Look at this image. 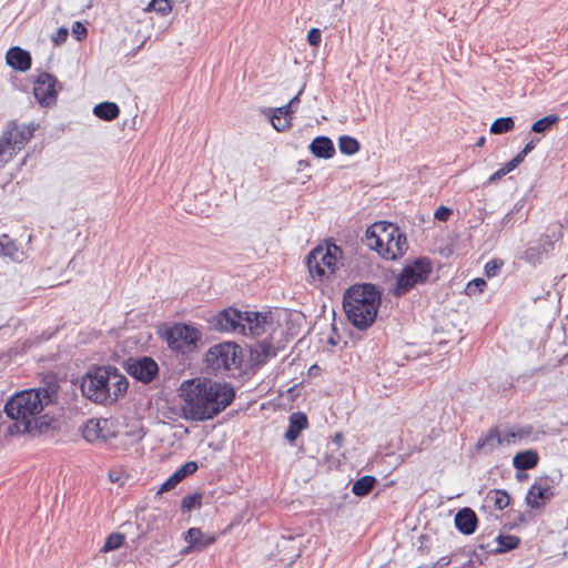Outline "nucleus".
<instances>
[{
    "mask_svg": "<svg viewBox=\"0 0 568 568\" xmlns=\"http://www.w3.org/2000/svg\"><path fill=\"white\" fill-rule=\"evenodd\" d=\"M548 233L540 235L536 243L529 244L528 247L519 255V258L536 267L544 258H547L555 248V243L562 237L561 225H557Z\"/></svg>",
    "mask_w": 568,
    "mask_h": 568,
    "instance_id": "nucleus-10",
    "label": "nucleus"
},
{
    "mask_svg": "<svg viewBox=\"0 0 568 568\" xmlns=\"http://www.w3.org/2000/svg\"><path fill=\"white\" fill-rule=\"evenodd\" d=\"M202 494L195 493L192 495H187L182 499L181 508L183 511H191L194 509H200L202 506Z\"/></svg>",
    "mask_w": 568,
    "mask_h": 568,
    "instance_id": "nucleus-36",
    "label": "nucleus"
},
{
    "mask_svg": "<svg viewBox=\"0 0 568 568\" xmlns=\"http://www.w3.org/2000/svg\"><path fill=\"white\" fill-rule=\"evenodd\" d=\"M333 443L337 446V447H341L344 443V436L342 433H336L333 437Z\"/></svg>",
    "mask_w": 568,
    "mask_h": 568,
    "instance_id": "nucleus-56",
    "label": "nucleus"
},
{
    "mask_svg": "<svg viewBox=\"0 0 568 568\" xmlns=\"http://www.w3.org/2000/svg\"><path fill=\"white\" fill-rule=\"evenodd\" d=\"M321 373V367L317 365V364H313L310 368H308V375L310 376H318Z\"/></svg>",
    "mask_w": 568,
    "mask_h": 568,
    "instance_id": "nucleus-55",
    "label": "nucleus"
},
{
    "mask_svg": "<svg viewBox=\"0 0 568 568\" xmlns=\"http://www.w3.org/2000/svg\"><path fill=\"white\" fill-rule=\"evenodd\" d=\"M146 11H155L161 16H166L172 10V4L170 0H152L146 9Z\"/></svg>",
    "mask_w": 568,
    "mask_h": 568,
    "instance_id": "nucleus-38",
    "label": "nucleus"
},
{
    "mask_svg": "<svg viewBox=\"0 0 568 568\" xmlns=\"http://www.w3.org/2000/svg\"><path fill=\"white\" fill-rule=\"evenodd\" d=\"M453 214V211L452 209L447 207V206H444V205H440L436 211H435V219L440 221V222H446L450 215Z\"/></svg>",
    "mask_w": 568,
    "mask_h": 568,
    "instance_id": "nucleus-46",
    "label": "nucleus"
},
{
    "mask_svg": "<svg viewBox=\"0 0 568 568\" xmlns=\"http://www.w3.org/2000/svg\"><path fill=\"white\" fill-rule=\"evenodd\" d=\"M93 114L104 121H112L120 114V108L114 102H101L93 108Z\"/></svg>",
    "mask_w": 568,
    "mask_h": 568,
    "instance_id": "nucleus-28",
    "label": "nucleus"
},
{
    "mask_svg": "<svg viewBox=\"0 0 568 568\" xmlns=\"http://www.w3.org/2000/svg\"><path fill=\"white\" fill-rule=\"evenodd\" d=\"M525 205H526L525 197H521L520 200H518L515 203L514 207L507 214H505V216L501 219L500 224L503 225V227L513 225V223L515 221L523 219L525 216V214L521 213V211L525 207Z\"/></svg>",
    "mask_w": 568,
    "mask_h": 568,
    "instance_id": "nucleus-32",
    "label": "nucleus"
},
{
    "mask_svg": "<svg viewBox=\"0 0 568 568\" xmlns=\"http://www.w3.org/2000/svg\"><path fill=\"white\" fill-rule=\"evenodd\" d=\"M310 152L318 159H332L336 151L333 141L326 135H318L308 145Z\"/></svg>",
    "mask_w": 568,
    "mask_h": 568,
    "instance_id": "nucleus-22",
    "label": "nucleus"
},
{
    "mask_svg": "<svg viewBox=\"0 0 568 568\" xmlns=\"http://www.w3.org/2000/svg\"><path fill=\"white\" fill-rule=\"evenodd\" d=\"M83 438L89 443L106 442L115 437L114 425L106 418H91L82 427Z\"/></svg>",
    "mask_w": 568,
    "mask_h": 568,
    "instance_id": "nucleus-14",
    "label": "nucleus"
},
{
    "mask_svg": "<svg viewBox=\"0 0 568 568\" xmlns=\"http://www.w3.org/2000/svg\"><path fill=\"white\" fill-rule=\"evenodd\" d=\"M38 124H19L16 120L9 121L0 138V169L21 151L31 140Z\"/></svg>",
    "mask_w": 568,
    "mask_h": 568,
    "instance_id": "nucleus-7",
    "label": "nucleus"
},
{
    "mask_svg": "<svg viewBox=\"0 0 568 568\" xmlns=\"http://www.w3.org/2000/svg\"><path fill=\"white\" fill-rule=\"evenodd\" d=\"M418 542L419 546L417 547V552L423 556L428 555L432 549L430 537L428 535L423 534L418 537Z\"/></svg>",
    "mask_w": 568,
    "mask_h": 568,
    "instance_id": "nucleus-44",
    "label": "nucleus"
},
{
    "mask_svg": "<svg viewBox=\"0 0 568 568\" xmlns=\"http://www.w3.org/2000/svg\"><path fill=\"white\" fill-rule=\"evenodd\" d=\"M503 265H504V262L498 258L488 261L485 265V275L487 277L496 276Z\"/></svg>",
    "mask_w": 568,
    "mask_h": 568,
    "instance_id": "nucleus-41",
    "label": "nucleus"
},
{
    "mask_svg": "<svg viewBox=\"0 0 568 568\" xmlns=\"http://www.w3.org/2000/svg\"><path fill=\"white\" fill-rule=\"evenodd\" d=\"M275 322L271 307H264L263 311H251V336L262 335L273 327Z\"/></svg>",
    "mask_w": 568,
    "mask_h": 568,
    "instance_id": "nucleus-18",
    "label": "nucleus"
},
{
    "mask_svg": "<svg viewBox=\"0 0 568 568\" xmlns=\"http://www.w3.org/2000/svg\"><path fill=\"white\" fill-rule=\"evenodd\" d=\"M243 320L248 322V312L241 313L236 308L229 307L212 315L207 324L211 329L217 332H244Z\"/></svg>",
    "mask_w": 568,
    "mask_h": 568,
    "instance_id": "nucleus-12",
    "label": "nucleus"
},
{
    "mask_svg": "<svg viewBox=\"0 0 568 568\" xmlns=\"http://www.w3.org/2000/svg\"><path fill=\"white\" fill-rule=\"evenodd\" d=\"M517 437H521V434H518L513 430L506 432L505 434L500 433L501 445H510V444L515 443Z\"/></svg>",
    "mask_w": 568,
    "mask_h": 568,
    "instance_id": "nucleus-49",
    "label": "nucleus"
},
{
    "mask_svg": "<svg viewBox=\"0 0 568 568\" xmlns=\"http://www.w3.org/2000/svg\"><path fill=\"white\" fill-rule=\"evenodd\" d=\"M450 562H452V557L444 556V557L439 558L435 564H433L432 567L443 568V567H447L448 565H450Z\"/></svg>",
    "mask_w": 568,
    "mask_h": 568,
    "instance_id": "nucleus-53",
    "label": "nucleus"
},
{
    "mask_svg": "<svg viewBox=\"0 0 568 568\" xmlns=\"http://www.w3.org/2000/svg\"><path fill=\"white\" fill-rule=\"evenodd\" d=\"M377 485V479L374 476L365 475L356 479L352 486V493L358 497L367 496Z\"/></svg>",
    "mask_w": 568,
    "mask_h": 568,
    "instance_id": "nucleus-29",
    "label": "nucleus"
},
{
    "mask_svg": "<svg viewBox=\"0 0 568 568\" xmlns=\"http://www.w3.org/2000/svg\"><path fill=\"white\" fill-rule=\"evenodd\" d=\"M128 387L126 377L113 366L94 367L81 381L82 394L97 404L115 403Z\"/></svg>",
    "mask_w": 568,
    "mask_h": 568,
    "instance_id": "nucleus-4",
    "label": "nucleus"
},
{
    "mask_svg": "<svg viewBox=\"0 0 568 568\" xmlns=\"http://www.w3.org/2000/svg\"><path fill=\"white\" fill-rule=\"evenodd\" d=\"M58 387L29 388L16 393L4 405L7 416L13 420L9 427L11 435L39 436L50 428L54 418L44 409L57 402Z\"/></svg>",
    "mask_w": 568,
    "mask_h": 568,
    "instance_id": "nucleus-1",
    "label": "nucleus"
},
{
    "mask_svg": "<svg viewBox=\"0 0 568 568\" xmlns=\"http://www.w3.org/2000/svg\"><path fill=\"white\" fill-rule=\"evenodd\" d=\"M197 464L195 462H187L182 467L175 470L179 477L183 480L185 477L194 474L197 470Z\"/></svg>",
    "mask_w": 568,
    "mask_h": 568,
    "instance_id": "nucleus-42",
    "label": "nucleus"
},
{
    "mask_svg": "<svg viewBox=\"0 0 568 568\" xmlns=\"http://www.w3.org/2000/svg\"><path fill=\"white\" fill-rule=\"evenodd\" d=\"M342 248L332 243L327 244L326 247L321 245L314 247L306 256V266L310 272V276L313 280L323 282L326 277L325 268L334 274L338 268V260L342 257Z\"/></svg>",
    "mask_w": 568,
    "mask_h": 568,
    "instance_id": "nucleus-8",
    "label": "nucleus"
},
{
    "mask_svg": "<svg viewBox=\"0 0 568 568\" xmlns=\"http://www.w3.org/2000/svg\"><path fill=\"white\" fill-rule=\"evenodd\" d=\"M6 241L0 240V255L8 256L13 261H19V250L16 242L9 240L8 235H3Z\"/></svg>",
    "mask_w": 568,
    "mask_h": 568,
    "instance_id": "nucleus-35",
    "label": "nucleus"
},
{
    "mask_svg": "<svg viewBox=\"0 0 568 568\" xmlns=\"http://www.w3.org/2000/svg\"><path fill=\"white\" fill-rule=\"evenodd\" d=\"M182 416L186 420L204 422L214 418L234 399V389L226 383L209 378L182 382L179 389Z\"/></svg>",
    "mask_w": 568,
    "mask_h": 568,
    "instance_id": "nucleus-2",
    "label": "nucleus"
},
{
    "mask_svg": "<svg viewBox=\"0 0 568 568\" xmlns=\"http://www.w3.org/2000/svg\"><path fill=\"white\" fill-rule=\"evenodd\" d=\"M57 82V78L48 72H42L38 75L33 87V94L42 106H50L55 102L58 94L55 90Z\"/></svg>",
    "mask_w": 568,
    "mask_h": 568,
    "instance_id": "nucleus-16",
    "label": "nucleus"
},
{
    "mask_svg": "<svg viewBox=\"0 0 568 568\" xmlns=\"http://www.w3.org/2000/svg\"><path fill=\"white\" fill-rule=\"evenodd\" d=\"M500 430L498 427H493L488 433L481 436L476 445L477 450L490 454L496 447L500 446Z\"/></svg>",
    "mask_w": 568,
    "mask_h": 568,
    "instance_id": "nucleus-26",
    "label": "nucleus"
},
{
    "mask_svg": "<svg viewBox=\"0 0 568 568\" xmlns=\"http://www.w3.org/2000/svg\"><path fill=\"white\" fill-rule=\"evenodd\" d=\"M515 128V121L511 116L497 118L490 125V133L495 135L508 133Z\"/></svg>",
    "mask_w": 568,
    "mask_h": 568,
    "instance_id": "nucleus-33",
    "label": "nucleus"
},
{
    "mask_svg": "<svg viewBox=\"0 0 568 568\" xmlns=\"http://www.w3.org/2000/svg\"><path fill=\"white\" fill-rule=\"evenodd\" d=\"M486 285V281L484 278L477 277L467 283L465 292L469 296L475 295L477 293H481Z\"/></svg>",
    "mask_w": 568,
    "mask_h": 568,
    "instance_id": "nucleus-39",
    "label": "nucleus"
},
{
    "mask_svg": "<svg viewBox=\"0 0 568 568\" xmlns=\"http://www.w3.org/2000/svg\"><path fill=\"white\" fill-rule=\"evenodd\" d=\"M366 245L388 261L402 257L408 250L406 234L394 223L379 221L367 227Z\"/></svg>",
    "mask_w": 568,
    "mask_h": 568,
    "instance_id": "nucleus-5",
    "label": "nucleus"
},
{
    "mask_svg": "<svg viewBox=\"0 0 568 568\" xmlns=\"http://www.w3.org/2000/svg\"><path fill=\"white\" fill-rule=\"evenodd\" d=\"M69 31L67 28L61 27L57 30V32L52 36L51 40L54 44H62L65 42L68 38Z\"/></svg>",
    "mask_w": 568,
    "mask_h": 568,
    "instance_id": "nucleus-47",
    "label": "nucleus"
},
{
    "mask_svg": "<svg viewBox=\"0 0 568 568\" xmlns=\"http://www.w3.org/2000/svg\"><path fill=\"white\" fill-rule=\"evenodd\" d=\"M506 173L505 171L500 168L498 169L496 172H494L489 179H488V183L491 184V183H495L497 182L498 180H500L503 176H505Z\"/></svg>",
    "mask_w": 568,
    "mask_h": 568,
    "instance_id": "nucleus-54",
    "label": "nucleus"
},
{
    "mask_svg": "<svg viewBox=\"0 0 568 568\" xmlns=\"http://www.w3.org/2000/svg\"><path fill=\"white\" fill-rule=\"evenodd\" d=\"M539 455L535 449H526L517 453L513 458V466L517 470H529L537 466Z\"/></svg>",
    "mask_w": 568,
    "mask_h": 568,
    "instance_id": "nucleus-25",
    "label": "nucleus"
},
{
    "mask_svg": "<svg viewBox=\"0 0 568 568\" xmlns=\"http://www.w3.org/2000/svg\"><path fill=\"white\" fill-rule=\"evenodd\" d=\"M497 547L489 550L493 554H505L516 549L520 544V538L514 535L499 534L496 537Z\"/></svg>",
    "mask_w": 568,
    "mask_h": 568,
    "instance_id": "nucleus-30",
    "label": "nucleus"
},
{
    "mask_svg": "<svg viewBox=\"0 0 568 568\" xmlns=\"http://www.w3.org/2000/svg\"><path fill=\"white\" fill-rule=\"evenodd\" d=\"M328 343H329V344H332V345H336V342H335V339H334L333 337H331V338L328 339Z\"/></svg>",
    "mask_w": 568,
    "mask_h": 568,
    "instance_id": "nucleus-60",
    "label": "nucleus"
},
{
    "mask_svg": "<svg viewBox=\"0 0 568 568\" xmlns=\"http://www.w3.org/2000/svg\"><path fill=\"white\" fill-rule=\"evenodd\" d=\"M433 273V262L428 256H418L406 261L395 278L392 294L402 297L417 285L425 284Z\"/></svg>",
    "mask_w": 568,
    "mask_h": 568,
    "instance_id": "nucleus-6",
    "label": "nucleus"
},
{
    "mask_svg": "<svg viewBox=\"0 0 568 568\" xmlns=\"http://www.w3.org/2000/svg\"><path fill=\"white\" fill-rule=\"evenodd\" d=\"M307 42L311 47L317 48L322 42V32L317 28H312L307 32Z\"/></svg>",
    "mask_w": 568,
    "mask_h": 568,
    "instance_id": "nucleus-45",
    "label": "nucleus"
},
{
    "mask_svg": "<svg viewBox=\"0 0 568 568\" xmlns=\"http://www.w3.org/2000/svg\"><path fill=\"white\" fill-rule=\"evenodd\" d=\"M277 355L276 349L268 339H264L251 345V371L260 368L271 358Z\"/></svg>",
    "mask_w": 568,
    "mask_h": 568,
    "instance_id": "nucleus-17",
    "label": "nucleus"
},
{
    "mask_svg": "<svg viewBox=\"0 0 568 568\" xmlns=\"http://www.w3.org/2000/svg\"><path fill=\"white\" fill-rule=\"evenodd\" d=\"M510 496L505 489H490L485 499L484 505L481 506V510H486V508L494 507L498 510L505 509L510 504Z\"/></svg>",
    "mask_w": 568,
    "mask_h": 568,
    "instance_id": "nucleus-24",
    "label": "nucleus"
},
{
    "mask_svg": "<svg viewBox=\"0 0 568 568\" xmlns=\"http://www.w3.org/2000/svg\"><path fill=\"white\" fill-rule=\"evenodd\" d=\"M551 483L549 477H539L532 483L526 495V503L531 509H540L554 498Z\"/></svg>",
    "mask_w": 568,
    "mask_h": 568,
    "instance_id": "nucleus-15",
    "label": "nucleus"
},
{
    "mask_svg": "<svg viewBox=\"0 0 568 568\" xmlns=\"http://www.w3.org/2000/svg\"><path fill=\"white\" fill-rule=\"evenodd\" d=\"M478 548H479L480 550L486 551V552H490V551H489L490 549H487V548H489V545H486V546H484V545H479V546H478Z\"/></svg>",
    "mask_w": 568,
    "mask_h": 568,
    "instance_id": "nucleus-59",
    "label": "nucleus"
},
{
    "mask_svg": "<svg viewBox=\"0 0 568 568\" xmlns=\"http://www.w3.org/2000/svg\"><path fill=\"white\" fill-rule=\"evenodd\" d=\"M124 368L130 376L143 384L151 383L159 373L158 363L149 356L131 357L125 361Z\"/></svg>",
    "mask_w": 568,
    "mask_h": 568,
    "instance_id": "nucleus-13",
    "label": "nucleus"
},
{
    "mask_svg": "<svg viewBox=\"0 0 568 568\" xmlns=\"http://www.w3.org/2000/svg\"><path fill=\"white\" fill-rule=\"evenodd\" d=\"M182 479L174 471L159 488L158 494H162L173 489Z\"/></svg>",
    "mask_w": 568,
    "mask_h": 568,
    "instance_id": "nucleus-43",
    "label": "nucleus"
},
{
    "mask_svg": "<svg viewBox=\"0 0 568 568\" xmlns=\"http://www.w3.org/2000/svg\"><path fill=\"white\" fill-rule=\"evenodd\" d=\"M539 141H540L539 138H532L529 142L526 143V145L518 153V155H520L525 160V158L536 148V145Z\"/></svg>",
    "mask_w": 568,
    "mask_h": 568,
    "instance_id": "nucleus-51",
    "label": "nucleus"
},
{
    "mask_svg": "<svg viewBox=\"0 0 568 568\" xmlns=\"http://www.w3.org/2000/svg\"><path fill=\"white\" fill-rule=\"evenodd\" d=\"M294 389H295V387H291V388L288 389V393L294 392Z\"/></svg>",
    "mask_w": 568,
    "mask_h": 568,
    "instance_id": "nucleus-62",
    "label": "nucleus"
},
{
    "mask_svg": "<svg viewBox=\"0 0 568 568\" xmlns=\"http://www.w3.org/2000/svg\"><path fill=\"white\" fill-rule=\"evenodd\" d=\"M303 90H300L298 93L293 97L287 104L281 106V108H277V113L278 114H290L292 116L293 112H294V108L300 103V97L302 94Z\"/></svg>",
    "mask_w": 568,
    "mask_h": 568,
    "instance_id": "nucleus-40",
    "label": "nucleus"
},
{
    "mask_svg": "<svg viewBox=\"0 0 568 568\" xmlns=\"http://www.w3.org/2000/svg\"><path fill=\"white\" fill-rule=\"evenodd\" d=\"M528 517L527 514L518 511L516 517L514 518V523L509 525V529H513L521 524H527Z\"/></svg>",
    "mask_w": 568,
    "mask_h": 568,
    "instance_id": "nucleus-52",
    "label": "nucleus"
},
{
    "mask_svg": "<svg viewBox=\"0 0 568 568\" xmlns=\"http://www.w3.org/2000/svg\"><path fill=\"white\" fill-rule=\"evenodd\" d=\"M6 61L12 69L26 72L31 68L32 59L27 50L20 47H12L7 51Z\"/></svg>",
    "mask_w": 568,
    "mask_h": 568,
    "instance_id": "nucleus-21",
    "label": "nucleus"
},
{
    "mask_svg": "<svg viewBox=\"0 0 568 568\" xmlns=\"http://www.w3.org/2000/svg\"><path fill=\"white\" fill-rule=\"evenodd\" d=\"M523 161L524 159L517 154L510 161L505 163L504 166H501V169L505 171L506 174H508L511 171H514Z\"/></svg>",
    "mask_w": 568,
    "mask_h": 568,
    "instance_id": "nucleus-48",
    "label": "nucleus"
},
{
    "mask_svg": "<svg viewBox=\"0 0 568 568\" xmlns=\"http://www.w3.org/2000/svg\"><path fill=\"white\" fill-rule=\"evenodd\" d=\"M485 142H486L485 136H480V138L477 140V142L475 143V145H476L477 148H481V146L485 144Z\"/></svg>",
    "mask_w": 568,
    "mask_h": 568,
    "instance_id": "nucleus-58",
    "label": "nucleus"
},
{
    "mask_svg": "<svg viewBox=\"0 0 568 568\" xmlns=\"http://www.w3.org/2000/svg\"><path fill=\"white\" fill-rule=\"evenodd\" d=\"M184 539L189 544L184 550L186 554L190 551H202L215 542L214 536L204 535L200 528L195 527L190 528L185 532Z\"/></svg>",
    "mask_w": 568,
    "mask_h": 568,
    "instance_id": "nucleus-20",
    "label": "nucleus"
},
{
    "mask_svg": "<svg viewBox=\"0 0 568 568\" xmlns=\"http://www.w3.org/2000/svg\"><path fill=\"white\" fill-rule=\"evenodd\" d=\"M165 338L170 348L186 353L196 348L202 334L191 325L179 323L165 332Z\"/></svg>",
    "mask_w": 568,
    "mask_h": 568,
    "instance_id": "nucleus-11",
    "label": "nucleus"
},
{
    "mask_svg": "<svg viewBox=\"0 0 568 568\" xmlns=\"http://www.w3.org/2000/svg\"><path fill=\"white\" fill-rule=\"evenodd\" d=\"M308 166H310V162L307 160H300L297 162V171H301L304 168H308Z\"/></svg>",
    "mask_w": 568,
    "mask_h": 568,
    "instance_id": "nucleus-57",
    "label": "nucleus"
},
{
    "mask_svg": "<svg viewBox=\"0 0 568 568\" xmlns=\"http://www.w3.org/2000/svg\"><path fill=\"white\" fill-rule=\"evenodd\" d=\"M72 33L77 40H82L87 36V28L79 21L72 26Z\"/></svg>",
    "mask_w": 568,
    "mask_h": 568,
    "instance_id": "nucleus-50",
    "label": "nucleus"
},
{
    "mask_svg": "<svg viewBox=\"0 0 568 568\" xmlns=\"http://www.w3.org/2000/svg\"><path fill=\"white\" fill-rule=\"evenodd\" d=\"M308 419L306 414L302 412L292 413L288 417V426L284 434L288 443H294L301 433L307 428Z\"/></svg>",
    "mask_w": 568,
    "mask_h": 568,
    "instance_id": "nucleus-23",
    "label": "nucleus"
},
{
    "mask_svg": "<svg viewBox=\"0 0 568 568\" xmlns=\"http://www.w3.org/2000/svg\"><path fill=\"white\" fill-rule=\"evenodd\" d=\"M263 113L270 119L272 126L277 132H284L292 126V116L290 114H278L276 109H264Z\"/></svg>",
    "mask_w": 568,
    "mask_h": 568,
    "instance_id": "nucleus-27",
    "label": "nucleus"
},
{
    "mask_svg": "<svg viewBox=\"0 0 568 568\" xmlns=\"http://www.w3.org/2000/svg\"><path fill=\"white\" fill-rule=\"evenodd\" d=\"M124 540H125V538H124L123 534H120V532L110 534L106 537V540L102 547V551L108 552V551L115 550L123 545Z\"/></svg>",
    "mask_w": 568,
    "mask_h": 568,
    "instance_id": "nucleus-37",
    "label": "nucleus"
},
{
    "mask_svg": "<svg viewBox=\"0 0 568 568\" xmlns=\"http://www.w3.org/2000/svg\"><path fill=\"white\" fill-rule=\"evenodd\" d=\"M456 529L466 536L474 534L478 527V517L469 507L459 509L454 518Z\"/></svg>",
    "mask_w": 568,
    "mask_h": 568,
    "instance_id": "nucleus-19",
    "label": "nucleus"
},
{
    "mask_svg": "<svg viewBox=\"0 0 568 568\" xmlns=\"http://www.w3.org/2000/svg\"><path fill=\"white\" fill-rule=\"evenodd\" d=\"M559 120L560 118L558 114H548L535 121L530 126V131L538 134H546L559 122Z\"/></svg>",
    "mask_w": 568,
    "mask_h": 568,
    "instance_id": "nucleus-31",
    "label": "nucleus"
},
{
    "mask_svg": "<svg viewBox=\"0 0 568 568\" xmlns=\"http://www.w3.org/2000/svg\"><path fill=\"white\" fill-rule=\"evenodd\" d=\"M338 148L341 153L345 155H353L361 149V144L357 139L351 135H342L338 139Z\"/></svg>",
    "mask_w": 568,
    "mask_h": 568,
    "instance_id": "nucleus-34",
    "label": "nucleus"
},
{
    "mask_svg": "<svg viewBox=\"0 0 568 568\" xmlns=\"http://www.w3.org/2000/svg\"><path fill=\"white\" fill-rule=\"evenodd\" d=\"M240 353V346L231 342L213 345L205 354V366L214 374L237 368Z\"/></svg>",
    "mask_w": 568,
    "mask_h": 568,
    "instance_id": "nucleus-9",
    "label": "nucleus"
},
{
    "mask_svg": "<svg viewBox=\"0 0 568 568\" xmlns=\"http://www.w3.org/2000/svg\"><path fill=\"white\" fill-rule=\"evenodd\" d=\"M418 568H435V567H432V565H425V566H420Z\"/></svg>",
    "mask_w": 568,
    "mask_h": 568,
    "instance_id": "nucleus-61",
    "label": "nucleus"
},
{
    "mask_svg": "<svg viewBox=\"0 0 568 568\" xmlns=\"http://www.w3.org/2000/svg\"><path fill=\"white\" fill-rule=\"evenodd\" d=\"M383 290L373 283H356L343 294V310L347 321L357 329L373 326L382 305Z\"/></svg>",
    "mask_w": 568,
    "mask_h": 568,
    "instance_id": "nucleus-3",
    "label": "nucleus"
}]
</instances>
